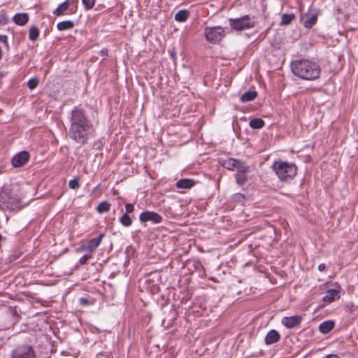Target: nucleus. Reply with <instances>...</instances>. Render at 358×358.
I'll return each instance as SVG.
<instances>
[{"label":"nucleus","mask_w":358,"mask_h":358,"mask_svg":"<svg viewBox=\"0 0 358 358\" xmlns=\"http://www.w3.org/2000/svg\"><path fill=\"white\" fill-rule=\"evenodd\" d=\"M39 84V78L37 77H34L29 80L27 82V87L30 90L35 89Z\"/></svg>","instance_id":"bb28decb"},{"label":"nucleus","mask_w":358,"mask_h":358,"mask_svg":"<svg viewBox=\"0 0 358 358\" xmlns=\"http://www.w3.org/2000/svg\"><path fill=\"white\" fill-rule=\"evenodd\" d=\"M29 159V154L27 151H22L15 155L12 159V164L15 167H20L24 165Z\"/></svg>","instance_id":"9d476101"},{"label":"nucleus","mask_w":358,"mask_h":358,"mask_svg":"<svg viewBox=\"0 0 358 358\" xmlns=\"http://www.w3.org/2000/svg\"><path fill=\"white\" fill-rule=\"evenodd\" d=\"M237 161L238 159L229 158L223 161L222 166L229 170L235 171Z\"/></svg>","instance_id":"aec40b11"},{"label":"nucleus","mask_w":358,"mask_h":358,"mask_svg":"<svg viewBox=\"0 0 358 358\" xmlns=\"http://www.w3.org/2000/svg\"><path fill=\"white\" fill-rule=\"evenodd\" d=\"M82 1L85 9L90 10L94 7L96 0H82Z\"/></svg>","instance_id":"c85d7f7f"},{"label":"nucleus","mask_w":358,"mask_h":358,"mask_svg":"<svg viewBox=\"0 0 358 358\" xmlns=\"http://www.w3.org/2000/svg\"><path fill=\"white\" fill-rule=\"evenodd\" d=\"M74 27V22L71 20H65L59 22L57 24V28L59 31H66L71 29Z\"/></svg>","instance_id":"a211bd4d"},{"label":"nucleus","mask_w":358,"mask_h":358,"mask_svg":"<svg viewBox=\"0 0 358 358\" xmlns=\"http://www.w3.org/2000/svg\"><path fill=\"white\" fill-rule=\"evenodd\" d=\"M318 13L315 10L306 13L301 17V23L308 29L311 28L317 20Z\"/></svg>","instance_id":"6e6552de"},{"label":"nucleus","mask_w":358,"mask_h":358,"mask_svg":"<svg viewBox=\"0 0 358 358\" xmlns=\"http://www.w3.org/2000/svg\"><path fill=\"white\" fill-rule=\"evenodd\" d=\"M246 173H236L235 176L237 184L242 185L247 181Z\"/></svg>","instance_id":"a878e982"},{"label":"nucleus","mask_w":358,"mask_h":358,"mask_svg":"<svg viewBox=\"0 0 358 358\" xmlns=\"http://www.w3.org/2000/svg\"><path fill=\"white\" fill-rule=\"evenodd\" d=\"M139 220L141 222L150 221L154 224H159L162 221V217L153 211H144L140 214Z\"/></svg>","instance_id":"1a4fd4ad"},{"label":"nucleus","mask_w":358,"mask_h":358,"mask_svg":"<svg viewBox=\"0 0 358 358\" xmlns=\"http://www.w3.org/2000/svg\"><path fill=\"white\" fill-rule=\"evenodd\" d=\"M320 67L315 62L307 59L292 62V73L305 80H315L319 78Z\"/></svg>","instance_id":"f03ea898"},{"label":"nucleus","mask_w":358,"mask_h":358,"mask_svg":"<svg viewBox=\"0 0 358 358\" xmlns=\"http://www.w3.org/2000/svg\"><path fill=\"white\" fill-rule=\"evenodd\" d=\"M69 186L71 189H78L80 187L79 180L78 178H74L73 180H71L69 182Z\"/></svg>","instance_id":"c756f323"},{"label":"nucleus","mask_w":358,"mask_h":358,"mask_svg":"<svg viewBox=\"0 0 358 358\" xmlns=\"http://www.w3.org/2000/svg\"><path fill=\"white\" fill-rule=\"evenodd\" d=\"M301 319V316H292V328L299 324Z\"/></svg>","instance_id":"72a5a7b5"},{"label":"nucleus","mask_w":358,"mask_h":358,"mask_svg":"<svg viewBox=\"0 0 358 358\" xmlns=\"http://www.w3.org/2000/svg\"><path fill=\"white\" fill-rule=\"evenodd\" d=\"M324 358H340L337 355L329 354L324 357Z\"/></svg>","instance_id":"a19ab883"},{"label":"nucleus","mask_w":358,"mask_h":358,"mask_svg":"<svg viewBox=\"0 0 358 358\" xmlns=\"http://www.w3.org/2000/svg\"><path fill=\"white\" fill-rule=\"evenodd\" d=\"M13 20L17 25H24L29 21V15L27 13H17L13 16Z\"/></svg>","instance_id":"2eb2a0df"},{"label":"nucleus","mask_w":358,"mask_h":358,"mask_svg":"<svg viewBox=\"0 0 358 358\" xmlns=\"http://www.w3.org/2000/svg\"><path fill=\"white\" fill-rule=\"evenodd\" d=\"M103 234H101L99 236L90 239L87 244H83L76 248L77 252H82L87 251L88 253L92 254L100 245L103 238Z\"/></svg>","instance_id":"0eeeda50"},{"label":"nucleus","mask_w":358,"mask_h":358,"mask_svg":"<svg viewBox=\"0 0 358 358\" xmlns=\"http://www.w3.org/2000/svg\"><path fill=\"white\" fill-rule=\"evenodd\" d=\"M189 16V12L187 10H180L175 15V20L177 22H185Z\"/></svg>","instance_id":"6ab92c4d"},{"label":"nucleus","mask_w":358,"mask_h":358,"mask_svg":"<svg viewBox=\"0 0 358 358\" xmlns=\"http://www.w3.org/2000/svg\"><path fill=\"white\" fill-rule=\"evenodd\" d=\"M257 96V92L256 91L248 90L241 95V101L243 103L249 102L253 101Z\"/></svg>","instance_id":"dca6fc26"},{"label":"nucleus","mask_w":358,"mask_h":358,"mask_svg":"<svg viewBox=\"0 0 358 358\" xmlns=\"http://www.w3.org/2000/svg\"><path fill=\"white\" fill-rule=\"evenodd\" d=\"M10 358H36V354L31 345L21 344L11 351Z\"/></svg>","instance_id":"39448f33"},{"label":"nucleus","mask_w":358,"mask_h":358,"mask_svg":"<svg viewBox=\"0 0 358 358\" xmlns=\"http://www.w3.org/2000/svg\"><path fill=\"white\" fill-rule=\"evenodd\" d=\"M69 136L80 145L87 144L95 137L96 129L83 109L75 107L71 112Z\"/></svg>","instance_id":"f257e3e1"},{"label":"nucleus","mask_w":358,"mask_h":358,"mask_svg":"<svg viewBox=\"0 0 358 358\" xmlns=\"http://www.w3.org/2000/svg\"><path fill=\"white\" fill-rule=\"evenodd\" d=\"M325 268H326V265L322 263V264H319L318 270L320 271H324L325 270Z\"/></svg>","instance_id":"58836bf2"},{"label":"nucleus","mask_w":358,"mask_h":358,"mask_svg":"<svg viewBox=\"0 0 358 358\" xmlns=\"http://www.w3.org/2000/svg\"><path fill=\"white\" fill-rule=\"evenodd\" d=\"M279 179L282 181H288L290 178L289 171L291 166L285 162H276L272 166Z\"/></svg>","instance_id":"423d86ee"},{"label":"nucleus","mask_w":358,"mask_h":358,"mask_svg":"<svg viewBox=\"0 0 358 358\" xmlns=\"http://www.w3.org/2000/svg\"><path fill=\"white\" fill-rule=\"evenodd\" d=\"M0 41L3 43L5 46L8 48V43L7 41V36L6 35H1L0 34Z\"/></svg>","instance_id":"c9c22d12"},{"label":"nucleus","mask_w":358,"mask_h":358,"mask_svg":"<svg viewBox=\"0 0 358 358\" xmlns=\"http://www.w3.org/2000/svg\"><path fill=\"white\" fill-rule=\"evenodd\" d=\"M195 181L193 179L183 178L177 181L176 187L179 189H190L195 185Z\"/></svg>","instance_id":"9b49d317"},{"label":"nucleus","mask_w":358,"mask_h":358,"mask_svg":"<svg viewBox=\"0 0 358 358\" xmlns=\"http://www.w3.org/2000/svg\"><path fill=\"white\" fill-rule=\"evenodd\" d=\"M108 49L106 48H103L102 49L101 51H100V55L102 57H105V56H107L108 55Z\"/></svg>","instance_id":"4c0bfd02"},{"label":"nucleus","mask_w":358,"mask_h":358,"mask_svg":"<svg viewBox=\"0 0 358 358\" xmlns=\"http://www.w3.org/2000/svg\"><path fill=\"white\" fill-rule=\"evenodd\" d=\"M110 203L108 201H102L97 206L96 209L99 213H104L110 210Z\"/></svg>","instance_id":"4be33fe9"},{"label":"nucleus","mask_w":358,"mask_h":358,"mask_svg":"<svg viewBox=\"0 0 358 358\" xmlns=\"http://www.w3.org/2000/svg\"><path fill=\"white\" fill-rule=\"evenodd\" d=\"M291 23V14H283L280 22L281 25H287Z\"/></svg>","instance_id":"cd10ccee"},{"label":"nucleus","mask_w":358,"mask_h":358,"mask_svg":"<svg viewBox=\"0 0 358 358\" xmlns=\"http://www.w3.org/2000/svg\"><path fill=\"white\" fill-rule=\"evenodd\" d=\"M70 2L69 0L65 1L59 5V6L53 11V14L56 16H61L69 10Z\"/></svg>","instance_id":"4468645a"},{"label":"nucleus","mask_w":358,"mask_h":358,"mask_svg":"<svg viewBox=\"0 0 358 358\" xmlns=\"http://www.w3.org/2000/svg\"><path fill=\"white\" fill-rule=\"evenodd\" d=\"M204 36L208 42L216 44L225 36V32L224 28L220 26L206 27L204 29Z\"/></svg>","instance_id":"20e7f679"},{"label":"nucleus","mask_w":358,"mask_h":358,"mask_svg":"<svg viewBox=\"0 0 358 358\" xmlns=\"http://www.w3.org/2000/svg\"><path fill=\"white\" fill-rule=\"evenodd\" d=\"M80 302L81 304H83V305L88 304V300L87 299H85V298H80Z\"/></svg>","instance_id":"ea45409f"},{"label":"nucleus","mask_w":358,"mask_h":358,"mask_svg":"<svg viewBox=\"0 0 358 358\" xmlns=\"http://www.w3.org/2000/svg\"><path fill=\"white\" fill-rule=\"evenodd\" d=\"M245 198V196L241 193L236 194L234 196V199L235 201H241L242 199Z\"/></svg>","instance_id":"e433bc0d"},{"label":"nucleus","mask_w":358,"mask_h":358,"mask_svg":"<svg viewBox=\"0 0 358 358\" xmlns=\"http://www.w3.org/2000/svg\"><path fill=\"white\" fill-rule=\"evenodd\" d=\"M2 239V236L0 234V241Z\"/></svg>","instance_id":"c03bdc74"},{"label":"nucleus","mask_w":358,"mask_h":358,"mask_svg":"<svg viewBox=\"0 0 358 358\" xmlns=\"http://www.w3.org/2000/svg\"><path fill=\"white\" fill-rule=\"evenodd\" d=\"M334 327V322L331 320H327L322 322L319 326L320 331L323 334L329 333Z\"/></svg>","instance_id":"f3484780"},{"label":"nucleus","mask_w":358,"mask_h":358,"mask_svg":"<svg viewBox=\"0 0 358 358\" xmlns=\"http://www.w3.org/2000/svg\"><path fill=\"white\" fill-rule=\"evenodd\" d=\"M8 22V18L7 17L6 13L3 11H1L0 12V27L6 24Z\"/></svg>","instance_id":"7c9ffc66"},{"label":"nucleus","mask_w":358,"mask_h":358,"mask_svg":"<svg viewBox=\"0 0 358 358\" xmlns=\"http://www.w3.org/2000/svg\"><path fill=\"white\" fill-rule=\"evenodd\" d=\"M125 210L127 214L131 213L134 210V206L131 203H127L125 205Z\"/></svg>","instance_id":"f704fd0d"},{"label":"nucleus","mask_w":358,"mask_h":358,"mask_svg":"<svg viewBox=\"0 0 358 358\" xmlns=\"http://www.w3.org/2000/svg\"><path fill=\"white\" fill-rule=\"evenodd\" d=\"M340 298L339 292L336 289H329L325 296H323V301L331 303Z\"/></svg>","instance_id":"f8f14e48"},{"label":"nucleus","mask_w":358,"mask_h":358,"mask_svg":"<svg viewBox=\"0 0 358 358\" xmlns=\"http://www.w3.org/2000/svg\"><path fill=\"white\" fill-rule=\"evenodd\" d=\"M229 22L231 28L236 31L249 29L255 26V17L248 15L237 18H230Z\"/></svg>","instance_id":"7ed1b4c3"},{"label":"nucleus","mask_w":358,"mask_h":358,"mask_svg":"<svg viewBox=\"0 0 358 358\" xmlns=\"http://www.w3.org/2000/svg\"><path fill=\"white\" fill-rule=\"evenodd\" d=\"M249 125L252 129H261L264 126V122L260 118H254L250 121Z\"/></svg>","instance_id":"412c9836"},{"label":"nucleus","mask_w":358,"mask_h":358,"mask_svg":"<svg viewBox=\"0 0 358 358\" xmlns=\"http://www.w3.org/2000/svg\"><path fill=\"white\" fill-rule=\"evenodd\" d=\"M323 358H324V357H323Z\"/></svg>","instance_id":"a18cd8bd"},{"label":"nucleus","mask_w":358,"mask_h":358,"mask_svg":"<svg viewBox=\"0 0 358 358\" xmlns=\"http://www.w3.org/2000/svg\"><path fill=\"white\" fill-rule=\"evenodd\" d=\"M280 338L279 334L275 330H270L265 337V343L267 345H271L276 343Z\"/></svg>","instance_id":"ddd939ff"},{"label":"nucleus","mask_w":358,"mask_h":358,"mask_svg":"<svg viewBox=\"0 0 358 358\" xmlns=\"http://www.w3.org/2000/svg\"><path fill=\"white\" fill-rule=\"evenodd\" d=\"M238 173H248L249 171V167L243 161L238 160L236 164V169Z\"/></svg>","instance_id":"5701e85b"},{"label":"nucleus","mask_w":358,"mask_h":358,"mask_svg":"<svg viewBox=\"0 0 358 358\" xmlns=\"http://www.w3.org/2000/svg\"><path fill=\"white\" fill-rule=\"evenodd\" d=\"M39 36V30L36 27H32L29 30V38L35 41Z\"/></svg>","instance_id":"393cba45"},{"label":"nucleus","mask_w":358,"mask_h":358,"mask_svg":"<svg viewBox=\"0 0 358 358\" xmlns=\"http://www.w3.org/2000/svg\"><path fill=\"white\" fill-rule=\"evenodd\" d=\"M120 222L121 224L125 227H128L131 225L132 224V220L131 217L129 215V214L124 213L122 215V216L120 218Z\"/></svg>","instance_id":"b1692460"},{"label":"nucleus","mask_w":358,"mask_h":358,"mask_svg":"<svg viewBox=\"0 0 358 358\" xmlns=\"http://www.w3.org/2000/svg\"><path fill=\"white\" fill-rule=\"evenodd\" d=\"M282 324L287 328H291V317H285L282 319Z\"/></svg>","instance_id":"473e14b6"},{"label":"nucleus","mask_w":358,"mask_h":358,"mask_svg":"<svg viewBox=\"0 0 358 358\" xmlns=\"http://www.w3.org/2000/svg\"><path fill=\"white\" fill-rule=\"evenodd\" d=\"M292 169L294 167V168H295V170L296 169V166H294V164H292Z\"/></svg>","instance_id":"79ce46f5"},{"label":"nucleus","mask_w":358,"mask_h":358,"mask_svg":"<svg viewBox=\"0 0 358 358\" xmlns=\"http://www.w3.org/2000/svg\"><path fill=\"white\" fill-rule=\"evenodd\" d=\"M292 20L294 18V14H292Z\"/></svg>","instance_id":"37998d69"},{"label":"nucleus","mask_w":358,"mask_h":358,"mask_svg":"<svg viewBox=\"0 0 358 358\" xmlns=\"http://www.w3.org/2000/svg\"><path fill=\"white\" fill-rule=\"evenodd\" d=\"M91 258H92V254H90V253L85 254L80 258L79 263L82 265L85 264Z\"/></svg>","instance_id":"2f4dec72"}]
</instances>
